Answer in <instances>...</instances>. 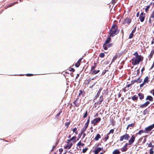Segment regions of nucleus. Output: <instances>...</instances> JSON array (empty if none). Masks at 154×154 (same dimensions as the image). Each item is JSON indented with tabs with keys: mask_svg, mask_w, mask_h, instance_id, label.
<instances>
[{
	"mask_svg": "<svg viewBox=\"0 0 154 154\" xmlns=\"http://www.w3.org/2000/svg\"><path fill=\"white\" fill-rule=\"evenodd\" d=\"M119 32V31L118 30L117 26L115 24L113 25L109 32V34L110 35L109 36L112 37L117 35Z\"/></svg>",
	"mask_w": 154,
	"mask_h": 154,
	"instance_id": "f257e3e1",
	"label": "nucleus"
},
{
	"mask_svg": "<svg viewBox=\"0 0 154 154\" xmlns=\"http://www.w3.org/2000/svg\"><path fill=\"white\" fill-rule=\"evenodd\" d=\"M136 58H133L131 59L132 61V64L134 65L138 64L139 63L143 60V57L140 55H137L136 56Z\"/></svg>",
	"mask_w": 154,
	"mask_h": 154,
	"instance_id": "f03ea898",
	"label": "nucleus"
},
{
	"mask_svg": "<svg viewBox=\"0 0 154 154\" xmlns=\"http://www.w3.org/2000/svg\"><path fill=\"white\" fill-rule=\"evenodd\" d=\"M111 38L110 37H108L104 43L103 44V48L105 50H106L107 49V44L109 43L111 41Z\"/></svg>",
	"mask_w": 154,
	"mask_h": 154,
	"instance_id": "7ed1b4c3",
	"label": "nucleus"
},
{
	"mask_svg": "<svg viewBox=\"0 0 154 154\" xmlns=\"http://www.w3.org/2000/svg\"><path fill=\"white\" fill-rule=\"evenodd\" d=\"M129 136L128 134H126L125 135H123V136H121L120 137V141H122L124 140H128L129 138Z\"/></svg>",
	"mask_w": 154,
	"mask_h": 154,
	"instance_id": "20e7f679",
	"label": "nucleus"
},
{
	"mask_svg": "<svg viewBox=\"0 0 154 154\" xmlns=\"http://www.w3.org/2000/svg\"><path fill=\"white\" fill-rule=\"evenodd\" d=\"M103 149V148L96 147L94 149L93 151V152L94 153V154H97Z\"/></svg>",
	"mask_w": 154,
	"mask_h": 154,
	"instance_id": "39448f33",
	"label": "nucleus"
},
{
	"mask_svg": "<svg viewBox=\"0 0 154 154\" xmlns=\"http://www.w3.org/2000/svg\"><path fill=\"white\" fill-rule=\"evenodd\" d=\"M101 120V119L100 118H97L93 119L92 121H91L92 124L95 125L98 122L100 121Z\"/></svg>",
	"mask_w": 154,
	"mask_h": 154,
	"instance_id": "423d86ee",
	"label": "nucleus"
},
{
	"mask_svg": "<svg viewBox=\"0 0 154 154\" xmlns=\"http://www.w3.org/2000/svg\"><path fill=\"white\" fill-rule=\"evenodd\" d=\"M135 139V137L132 136L129 140L128 145H131L134 142Z\"/></svg>",
	"mask_w": 154,
	"mask_h": 154,
	"instance_id": "0eeeda50",
	"label": "nucleus"
},
{
	"mask_svg": "<svg viewBox=\"0 0 154 154\" xmlns=\"http://www.w3.org/2000/svg\"><path fill=\"white\" fill-rule=\"evenodd\" d=\"M154 128V123L152 125H151L145 128V129L146 131H150Z\"/></svg>",
	"mask_w": 154,
	"mask_h": 154,
	"instance_id": "6e6552de",
	"label": "nucleus"
},
{
	"mask_svg": "<svg viewBox=\"0 0 154 154\" xmlns=\"http://www.w3.org/2000/svg\"><path fill=\"white\" fill-rule=\"evenodd\" d=\"M103 100V96L101 95L100 97L99 100L97 103H95V104L97 105H99L101 103Z\"/></svg>",
	"mask_w": 154,
	"mask_h": 154,
	"instance_id": "1a4fd4ad",
	"label": "nucleus"
},
{
	"mask_svg": "<svg viewBox=\"0 0 154 154\" xmlns=\"http://www.w3.org/2000/svg\"><path fill=\"white\" fill-rule=\"evenodd\" d=\"M131 19L128 18H126L125 19L124 22V24L127 23L128 24H129L131 23Z\"/></svg>",
	"mask_w": 154,
	"mask_h": 154,
	"instance_id": "9d476101",
	"label": "nucleus"
},
{
	"mask_svg": "<svg viewBox=\"0 0 154 154\" xmlns=\"http://www.w3.org/2000/svg\"><path fill=\"white\" fill-rule=\"evenodd\" d=\"M128 145V143H126L125 145L121 149V150L122 152H125L127 150Z\"/></svg>",
	"mask_w": 154,
	"mask_h": 154,
	"instance_id": "9b49d317",
	"label": "nucleus"
},
{
	"mask_svg": "<svg viewBox=\"0 0 154 154\" xmlns=\"http://www.w3.org/2000/svg\"><path fill=\"white\" fill-rule=\"evenodd\" d=\"M72 145V143L68 144L66 146H64V148L65 149H69L71 148Z\"/></svg>",
	"mask_w": 154,
	"mask_h": 154,
	"instance_id": "f8f14e48",
	"label": "nucleus"
},
{
	"mask_svg": "<svg viewBox=\"0 0 154 154\" xmlns=\"http://www.w3.org/2000/svg\"><path fill=\"white\" fill-rule=\"evenodd\" d=\"M88 125H87V124H85V126L84 128H83L81 130V133L82 134L86 130L87 128Z\"/></svg>",
	"mask_w": 154,
	"mask_h": 154,
	"instance_id": "ddd939ff",
	"label": "nucleus"
},
{
	"mask_svg": "<svg viewBox=\"0 0 154 154\" xmlns=\"http://www.w3.org/2000/svg\"><path fill=\"white\" fill-rule=\"evenodd\" d=\"M102 88H100L99 89V90L97 94V95H96V96H95V97H96V98H97V97H98L100 95V92H101V91H102Z\"/></svg>",
	"mask_w": 154,
	"mask_h": 154,
	"instance_id": "4468645a",
	"label": "nucleus"
},
{
	"mask_svg": "<svg viewBox=\"0 0 154 154\" xmlns=\"http://www.w3.org/2000/svg\"><path fill=\"white\" fill-rule=\"evenodd\" d=\"M120 153V152L119 151V150L118 149H116L113 152L112 154H119Z\"/></svg>",
	"mask_w": 154,
	"mask_h": 154,
	"instance_id": "2eb2a0df",
	"label": "nucleus"
},
{
	"mask_svg": "<svg viewBox=\"0 0 154 154\" xmlns=\"http://www.w3.org/2000/svg\"><path fill=\"white\" fill-rule=\"evenodd\" d=\"M138 95L140 99H142L144 98V95L141 93H139Z\"/></svg>",
	"mask_w": 154,
	"mask_h": 154,
	"instance_id": "dca6fc26",
	"label": "nucleus"
},
{
	"mask_svg": "<svg viewBox=\"0 0 154 154\" xmlns=\"http://www.w3.org/2000/svg\"><path fill=\"white\" fill-rule=\"evenodd\" d=\"M146 99V100H149L150 101H152L153 100V98L150 96H148L147 97Z\"/></svg>",
	"mask_w": 154,
	"mask_h": 154,
	"instance_id": "f3484780",
	"label": "nucleus"
},
{
	"mask_svg": "<svg viewBox=\"0 0 154 154\" xmlns=\"http://www.w3.org/2000/svg\"><path fill=\"white\" fill-rule=\"evenodd\" d=\"M149 81V78L148 76H146L144 79L143 82L145 83H147Z\"/></svg>",
	"mask_w": 154,
	"mask_h": 154,
	"instance_id": "a211bd4d",
	"label": "nucleus"
},
{
	"mask_svg": "<svg viewBox=\"0 0 154 154\" xmlns=\"http://www.w3.org/2000/svg\"><path fill=\"white\" fill-rule=\"evenodd\" d=\"M101 137L100 136L99 134H97L96 136L94 138V139L95 140H98L99 138Z\"/></svg>",
	"mask_w": 154,
	"mask_h": 154,
	"instance_id": "6ab92c4d",
	"label": "nucleus"
},
{
	"mask_svg": "<svg viewBox=\"0 0 154 154\" xmlns=\"http://www.w3.org/2000/svg\"><path fill=\"white\" fill-rule=\"evenodd\" d=\"M100 72L99 70H96L94 69L92 72V74L95 75L98 73Z\"/></svg>",
	"mask_w": 154,
	"mask_h": 154,
	"instance_id": "aec40b11",
	"label": "nucleus"
},
{
	"mask_svg": "<svg viewBox=\"0 0 154 154\" xmlns=\"http://www.w3.org/2000/svg\"><path fill=\"white\" fill-rule=\"evenodd\" d=\"M145 19V16H140L139 19L140 20V21L141 22H143V21Z\"/></svg>",
	"mask_w": 154,
	"mask_h": 154,
	"instance_id": "412c9836",
	"label": "nucleus"
},
{
	"mask_svg": "<svg viewBox=\"0 0 154 154\" xmlns=\"http://www.w3.org/2000/svg\"><path fill=\"white\" fill-rule=\"evenodd\" d=\"M154 53L151 51L150 54L149 55L148 57L149 58V60H150L151 59L152 57V56L154 54Z\"/></svg>",
	"mask_w": 154,
	"mask_h": 154,
	"instance_id": "4be33fe9",
	"label": "nucleus"
},
{
	"mask_svg": "<svg viewBox=\"0 0 154 154\" xmlns=\"http://www.w3.org/2000/svg\"><path fill=\"white\" fill-rule=\"evenodd\" d=\"M138 97L136 95H134L131 98L133 100H136L138 99Z\"/></svg>",
	"mask_w": 154,
	"mask_h": 154,
	"instance_id": "5701e85b",
	"label": "nucleus"
},
{
	"mask_svg": "<svg viewBox=\"0 0 154 154\" xmlns=\"http://www.w3.org/2000/svg\"><path fill=\"white\" fill-rule=\"evenodd\" d=\"M150 103L149 101H147L143 104L141 106H147Z\"/></svg>",
	"mask_w": 154,
	"mask_h": 154,
	"instance_id": "b1692460",
	"label": "nucleus"
},
{
	"mask_svg": "<svg viewBox=\"0 0 154 154\" xmlns=\"http://www.w3.org/2000/svg\"><path fill=\"white\" fill-rule=\"evenodd\" d=\"M17 2H12L10 4L8 5L7 6V7L8 8L9 7H11V6L13 5L14 4H15V3H16Z\"/></svg>",
	"mask_w": 154,
	"mask_h": 154,
	"instance_id": "393cba45",
	"label": "nucleus"
},
{
	"mask_svg": "<svg viewBox=\"0 0 154 154\" xmlns=\"http://www.w3.org/2000/svg\"><path fill=\"white\" fill-rule=\"evenodd\" d=\"M76 138L75 136H74L72 137L70 139L72 141H73V142H75V140Z\"/></svg>",
	"mask_w": 154,
	"mask_h": 154,
	"instance_id": "a878e982",
	"label": "nucleus"
},
{
	"mask_svg": "<svg viewBox=\"0 0 154 154\" xmlns=\"http://www.w3.org/2000/svg\"><path fill=\"white\" fill-rule=\"evenodd\" d=\"M77 128H75L72 130L73 132L75 133V134H77L78 133V132L77 131Z\"/></svg>",
	"mask_w": 154,
	"mask_h": 154,
	"instance_id": "bb28decb",
	"label": "nucleus"
},
{
	"mask_svg": "<svg viewBox=\"0 0 154 154\" xmlns=\"http://www.w3.org/2000/svg\"><path fill=\"white\" fill-rule=\"evenodd\" d=\"M96 64L95 63H94V66H92V67H91V71L92 70H94V69L96 68Z\"/></svg>",
	"mask_w": 154,
	"mask_h": 154,
	"instance_id": "cd10ccee",
	"label": "nucleus"
},
{
	"mask_svg": "<svg viewBox=\"0 0 154 154\" xmlns=\"http://www.w3.org/2000/svg\"><path fill=\"white\" fill-rule=\"evenodd\" d=\"M133 33L131 32L129 35V38L131 39L133 38Z\"/></svg>",
	"mask_w": 154,
	"mask_h": 154,
	"instance_id": "c85d7f7f",
	"label": "nucleus"
},
{
	"mask_svg": "<svg viewBox=\"0 0 154 154\" xmlns=\"http://www.w3.org/2000/svg\"><path fill=\"white\" fill-rule=\"evenodd\" d=\"M114 130L113 129H112L110 130L109 131V132L108 133V134H109L110 133L113 134L114 132Z\"/></svg>",
	"mask_w": 154,
	"mask_h": 154,
	"instance_id": "c756f323",
	"label": "nucleus"
},
{
	"mask_svg": "<svg viewBox=\"0 0 154 154\" xmlns=\"http://www.w3.org/2000/svg\"><path fill=\"white\" fill-rule=\"evenodd\" d=\"M154 151L153 148H152L150 150V154H153Z\"/></svg>",
	"mask_w": 154,
	"mask_h": 154,
	"instance_id": "7c9ffc66",
	"label": "nucleus"
},
{
	"mask_svg": "<svg viewBox=\"0 0 154 154\" xmlns=\"http://www.w3.org/2000/svg\"><path fill=\"white\" fill-rule=\"evenodd\" d=\"M148 147H154V145H152L151 143L150 142V143L148 144Z\"/></svg>",
	"mask_w": 154,
	"mask_h": 154,
	"instance_id": "2f4dec72",
	"label": "nucleus"
},
{
	"mask_svg": "<svg viewBox=\"0 0 154 154\" xmlns=\"http://www.w3.org/2000/svg\"><path fill=\"white\" fill-rule=\"evenodd\" d=\"M104 55H105V54H104V53H102L100 54V57L101 58H102L104 57Z\"/></svg>",
	"mask_w": 154,
	"mask_h": 154,
	"instance_id": "473e14b6",
	"label": "nucleus"
},
{
	"mask_svg": "<svg viewBox=\"0 0 154 154\" xmlns=\"http://www.w3.org/2000/svg\"><path fill=\"white\" fill-rule=\"evenodd\" d=\"M87 115H88L87 111H86L83 116V117L84 118H86L87 117Z\"/></svg>",
	"mask_w": 154,
	"mask_h": 154,
	"instance_id": "72a5a7b5",
	"label": "nucleus"
},
{
	"mask_svg": "<svg viewBox=\"0 0 154 154\" xmlns=\"http://www.w3.org/2000/svg\"><path fill=\"white\" fill-rule=\"evenodd\" d=\"M134 125V123H131L128 125V127H133Z\"/></svg>",
	"mask_w": 154,
	"mask_h": 154,
	"instance_id": "f704fd0d",
	"label": "nucleus"
},
{
	"mask_svg": "<svg viewBox=\"0 0 154 154\" xmlns=\"http://www.w3.org/2000/svg\"><path fill=\"white\" fill-rule=\"evenodd\" d=\"M136 26H135L133 29L132 30L131 32L132 33H134L136 31Z\"/></svg>",
	"mask_w": 154,
	"mask_h": 154,
	"instance_id": "c9c22d12",
	"label": "nucleus"
},
{
	"mask_svg": "<svg viewBox=\"0 0 154 154\" xmlns=\"http://www.w3.org/2000/svg\"><path fill=\"white\" fill-rule=\"evenodd\" d=\"M88 148H85V149H84L82 150V152L83 153L85 152L87 150H88Z\"/></svg>",
	"mask_w": 154,
	"mask_h": 154,
	"instance_id": "e433bc0d",
	"label": "nucleus"
},
{
	"mask_svg": "<svg viewBox=\"0 0 154 154\" xmlns=\"http://www.w3.org/2000/svg\"><path fill=\"white\" fill-rule=\"evenodd\" d=\"M151 17L153 18H154V10L152 12L151 15Z\"/></svg>",
	"mask_w": 154,
	"mask_h": 154,
	"instance_id": "4c0bfd02",
	"label": "nucleus"
},
{
	"mask_svg": "<svg viewBox=\"0 0 154 154\" xmlns=\"http://www.w3.org/2000/svg\"><path fill=\"white\" fill-rule=\"evenodd\" d=\"M117 58V56H114L112 58V62H113L114 60H115Z\"/></svg>",
	"mask_w": 154,
	"mask_h": 154,
	"instance_id": "58836bf2",
	"label": "nucleus"
},
{
	"mask_svg": "<svg viewBox=\"0 0 154 154\" xmlns=\"http://www.w3.org/2000/svg\"><path fill=\"white\" fill-rule=\"evenodd\" d=\"M109 134H107L106 135V136L105 137V140H108L109 138Z\"/></svg>",
	"mask_w": 154,
	"mask_h": 154,
	"instance_id": "ea45409f",
	"label": "nucleus"
},
{
	"mask_svg": "<svg viewBox=\"0 0 154 154\" xmlns=\"http://www.w3.org/2000/svg\"><path fill=\"white\" fill-rule=\"evenodd\" d=\"M82 59H83V58H81L80 59H79L78 60V61H77V63H78L79 64H80V63L81 62L82 60Z\"/></svg>",
	"mask_w": 154,
	"mask_h": 154,
	"instance_id": "a19ab883",
	"label": "nucleus"
},
{
	"mask_svg": "<svg viewBox=\"0 0 154 154\" xmlns=\"http://www.w3.org/2000/svg\"><path fill=\"white\" fill-rule=\"evenodd\" d=\"M62 112L61 110H60L56 116V117H58L60 115V113H61Z\"/></svg>",
	"mask_w": 154,
	"mask_h": 154,
	"instance_id": "79ce46f5",
	"label": "nucleus"
},
{
	"mask_svg": "<svg viewBox=\"0 0 154 154\" xmlns=\"http://www.w3.org/2000/svg\"><path fill=\"white\" fill-rule=\"evenodd\" d=\"M134 81L135 82H138V83H140L141 81V80H139V79H138L137 80H134Z\"/></svg>",
	"mask_w": 154,
	"mask_h": 154,
	"instance_id": "37998d69",
	"label": "nucleus"
},
{
	"mask_svg": "<svg viewBox=\"0 0 154 154\" xmlns=\"http://www.w3.org/2000/svg\"><path fill=\"white\" fill-rule=\"evenodd\" d=\"M149 5H148L147 6L146 8L145 9V11L146 12H147V11L148 10L149 8Z\"/></svg>",
	"mask_w": 154,
	"mask_h": 154,
	"instance_id": "c03bdc74",
	"label": "nucleus"
},
{
	"mask_svg": "<svg viewBox=\"0 0 154 154\" xmlns=\"http://www.w3.org/2000/svg\"><path fill=\"white\" fill-rule=\"evenodd\" d=\"M89 118L90 117H89L88 119L87 122L85 123V124H87V125H88L89 122Z\"/></svg>",
	"mask_w": 154,
	"mask_h": 154,
	"instance_id": "a18cd8bd",
	"label": "nucleus"
},
{
	"mask_svg": "<svg viewBox=\"0 0 154 154\" xmlns=\"http://www.w3.org/2000/svg\"><path fill=\"white\" fill-rule=\"evenodd\" d=\"M143 131L142 130H140L138 132V134H141L142 133H143Z\"/></svg>",
	"mask_w": 154,
	"mask_h": 154,
	"instance_id": "49530a36",
	"label": "nucleus"
},
{
	"mask_svg": "<svg viewBox=\"0 0 154 154\" xmlns=\"http://www.w3.org/2000/svg\"><path fill=\"white\" fill-rule=\"evenodd\" d=\"M26 76H32L34 75L33 74H26Z\"/></svg>",
	"mask_w": 154,
	"mask_h": 154,
	"instance_id": "de8ad7c7",
	"label": "nucleus"
},
{
	"mask_svg": "<svg viewBox=\"0 0 154 154\" xmlns=\"http://www.w3.org/2000/svg\"><path fill=\"white\" fill-rule=\"evenodd\" d=\"M81 141H80L77 144V146H81Z\"/></svg>",
	"mask_w": 154,
	"mask_h": 154,
	"instance_id": "09e8293b",
	"label": "nucleus"
},
{
	"mask_svg": "<svg viewBox=\"0 0 154 154\" xmlns=\"http://www.w3.org/2000/svg\"><path fill=\"white\" fill-rule=\"evenodd\" d=\"M63 149L62 148H61V149H59V151L60 152V154H61L62 153V152L63 151Z\"/></svg>",
	"mask_w": 154,
	"mask_h": 154,
	"instance_id": "8fccbe9b",
	"label": "nucleus"
},
{
	"mask_svg": "<svg viewBox=\"0 0 154 154\" xmlns=\"http://www.w3.org/2000/svg\"><path fill=\"white\" fill-rule=\"evenodd\" d=\"M79 65H80V64H79V63H76L75 65V66L76 67H78L79 66Z\"/></svg>",
	"mask_w": 154,
	"mask_h": 154,
	"instance_id": "3c124183",
	"label": "nucleus"
},
{
	"mask_svg": "<svg viewBox=\"0 0 154 154\" xmlns=\"http://www.w3.org/2000/svg\"><path fill=\"white\" fill-rule=\"evenodd\" d=\"M145 83L144 82H143L140 85V87H142L144 85Z\"/></svg>",
	"mask_w": 154,
	"mask_h": 154,
	"instance_id": "603ef678",
	"label": "nucleus"
},
{
	"mask_svg": "<svg viewBox=\"0 0 154 154\" xmlns=\"http://www.w3.org/2000/svg\"><path fill=\"white\" fill-rule=\"evenodd\" d=\"M80 93H79L78 97L80 96V95L82 94V90L79 91Z\"/></svg>",
	"mask_w": 154,
	"mask_h": 154,
	"instance_id": "864d4df0",
	"label": "nucleus"
},
{
	"mask_svg": "<svg viewBox=\"0 0 154 154\" xmlns=\"http://www.w3.org/2000/svg\"><path fill=\"white\" fill-rule=\"evenodd\" d=\"M57 143H56V145H57ZM56 145H55V146H52V150H51L52 151H53L54 149H55V147H56Z\"/></svg>",
	"mask_w": 154,
	"mask_h": 154,
	"instance_id": "5fc2aeb1",
	"label": "nucleus"
},
{
	"mask_svg": "<svg viewBox=\"0 0 154 154\" xmlns=\"http://www.w3.org/2000/svg\"><path fill=\"white\" fill-rule=\"evenodd\" d=\"M95 83H94L92 85L89 87V88H92L93 87V86L95 85Z\"/></svg>",
	"mask_w": 154,
	"mask_h": 154,
	"instance_id": "6e6d98bb",
	"label": "nucleus"
},
{
	"mask_svg": "<svg viewBox=\"0 0 154 154\" xmlns=\"http://www.w3.org/2000/svg\"><path fill=\"white\" fill-rule=\"evenodd\" d=\"M81 134H83L82 138H84L85 137V134L84 133H82V134L81 133Z\"/></svg>",
	"mask_w": 154,
	"mask_h": 154,
	"instance_id": "4d7b16f0",
	"label": "nucleus"
},
{
	"mask_svg": "<svg viewBox=\"0 0 154 154\" xmlns=\"http://www.w3.org/2000/svg\"><path fill=\"white\" fill-rule=\"evenodd\" d=\"M71 141H72V140H71V139L68 140H67V143L68 144Z\"/></svg>",
	"mask_w": 154,
	"mask_h": 154,
	"instance_id": "13d9d810",
	"label": "nucleus"
},
{
	"mask_svg": "<svg viewBox=\"0 0 154 154\" xmlns=\"http://www.w3.org/2000/svg\"><path fill=\"white\" fill-rule=\"evenodd\" d=\"M70 123L69 122H67L66 124H65L67 126V127H68Z\"/></svg>",
	"mask_w": 154,
	"mask_h": 154,
	"instance_id": "bf43d9fd",
	"label": "nucleus"
},
{
	"mask_svg": "<svg viewBox=\"0 0 154 154\" xmlns=\"http://www.w3.org/2000/svg\"><path fill=\"white\" fill-rule=\"evenodd\" d=\"M70 70V71H72V72H74L75 71L74 69L73 68H71Z\"/></svg>",
	"mask_w": 154,
	"mask_h": 154,
	"instance_id": "052dcab7",
	"label": "nucleus"
},
{
	"mask_svg": "<svg viewBox=\"0 0 154 154\" xmlns=\"http://www.w3.org/2000/svg\"><path fill=\"white\" fill-rule=\"evenodd\" d=\"M112 45V43L109 44L108 45H107V48L108 47L109 48Z\"/></svg>",
	"mask_w": 154,
	"mask_h": 154,
	"instance_id": "680f3d73",
	"label": "nucleus"
},
{
	"mask_svg": "<svg viewBox=\"0 0 154 154\" xmlns=\"http://www.w3.org/2000/svg\"><path fill=\"white\" fill-rule=\"evenodd\" d=\"M145 14H143V12L141 13L140 16H143Z\"/></svg>",
	"mask_w": 154,
	"mask_h": 154,
	"instance_id": "e2e57ef3",
	"label": "nucleus"
},
{
	"mask_svg": "<svg viewBox=\"0 0 154 154\" xmlns=\"http://www.w3.org/2000/svg\"><path fill=\"white\" fill-rule=\"evenodd\" d=\"M106 72V71L104 70L102 72V74L103 75Z\"/></svg>",
	"mask_w": 154,
	"mask_h": 154,
	"instance_id": "0e129e2a",
	"label": "nucleus"
},
{
	"mask_svg": "<svg viewBox=\"0 0 154 154\" xmlns=\"http://www.w3.org/2000/svg\"><path fill=\"white\" fill-rule=\"evenodd\" d=\"M134 55H136V56H137V55H138V53L137 52H136L135 53H134L133 54Z\"/></svg>",
	"mask_w": 154,
	"mask_h": 154,
	"instance_id": "69168bd1",
	"label": "nucleus"
},
{
	"mask_svg": "<svg viewBox=\"0 0 154 154\" xmlns=\"http://www.w3.org/2000/svg\"><path fill=\"white\" fill-rule=\"evenodd\" d=\"M154 67V63H153L150 68V69H152Z\"/></svg>",
	"mask_w": 154,
	"mask_h": 154,
	"instance_id": "338daca9",
	"label": "nucleus"
},
{
	"mask_svg": "<svg viewBox=\"0 0 154 154\" xmlns=\"http://www.w3.org/2000/svg\"><path fill=\"white\" fill-rule=\"evenodd\" d=\"M116 2V0H112V3L113 4L115 3Z\"/></svg>",
	"mask_w": 154,
	"mask_h": 154,
	"instance_id": "774afa93",
	"label": "nucleus"
}]
</instances>
